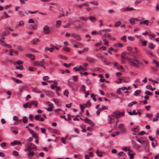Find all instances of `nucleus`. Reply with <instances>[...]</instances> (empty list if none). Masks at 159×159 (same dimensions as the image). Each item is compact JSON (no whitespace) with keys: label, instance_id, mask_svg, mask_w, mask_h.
<instances>
[{"label":"nucleus","instance_id":"nucleus-1","mask_svg":"<svg viewBox=\"0 0 159 159\" xmlns=\"http://www.w3.org/2000/svg\"><path fill=\"white\" fill-rule=\"evenodd\" d=\"M124 111L120 112L119 111H116L113 112L111 116L117 119L124 116Z\"/></svg>","mask_w":159,"mask_h":159},{"label":"nucleus","instance_id":"nucleus-2","mask_svg":"<svg viewBox=\"0 0 159 159\" xmlns=\"http://www.w3.org/2000/svg\"><path fill=\"white\" fill-rule=\"evenodd\" d=\"M43 31L45 34H48L53 31V28L52 27H49L48 25H45L43 29Z\"/></svg>","mask_w":159,"mask_h":159},{"label":"nucleus","instance_id":"nucleus-3","mask_svg":"<svg viewBox=\"0 0 159 159\" xmlns=\"http://www.w3.org/2000/svg\"><path fill=\"white\" fill-rule=\"evenodd\" d=\"M118 129L121 133H125L126 132L125 125L122 123L120 124L118 126Z\"/></svg>","mask_w":159,"mask_h":159},{"label":"nucleus","instance_id":"nucleus-4","mask_svg":"<svg viewBox=\"0 0 159 159\" xmlns=\"http://www.w3.org/2000/svg\"><path fill=\"white\" fill-rule=\"evenodd\" d=\"M86 60L87 61L91 63H93L96 61V60L95 59L90 57H87Z\"/></svg>","mask_w":159,"mask_h":159},{"label":"nucleus","instance_id":"nucleus-5","mask_svg":"<svg viewBox=\"0 0 159 159\" xmlns=\"http://www.w3.org/2000/svg\"><path fill=\"white\" fill-rule=\"evenodd\" d=\"M71 36L78 41H80L81 40V36L78 34L73 33L71 34Z\"/></svg>","mask_w":159,"mask_h":159},{"label":"nucleus","instance_id":"nucleus-6","mask_svg":"<svg viewBox=\"0 0 159 159\" xmlns=\"http://www.w3.org/2000/svg\"><path fill=\"white\" fill-rule=\"evenodd\" d=\"M140 20L138 19L137 18H130L129 20V23L132 24H135V21H139Z\"/></svg>","mask_w":159,"mask_h":159},{"label":"nucleus","instance_id":"nucleus-7","mask_svg":"<svg viewBox=\"0 0 159 159\" xmlns=\"http://www.w3.org/2000/svg\"><path fill=\"white\" fill-rule=\"evenodd\" d=\"M84 121L85 123H88L91 125V126H93L94 125V124L92 122L91 120L87 117L85 118Z\"/></svg>","mask_w":159,"mask_h":159},{"label":"nucleus","instance_id":"nucleus-8","mask_svg":"<svg viewBox=\"0 0 159 159\" xmlns=\"http://www.w3.org/2000/svg\"><path fill=\"white\" fill-rule=\"evenodd\" d=\"M129 64L131 66L136 68H139V66L138 65L133 61L132 60L130 61Z\"/></svg>","mask_w":159,"mask_h":159},{"label":"nucleus","instance_id":"nucleus-9","mask_svg":"<svg viewBox=\"0 0 159 159\" xmlns=\"http://www.w3.org/2000/svg\"><path fill=\"white\" fill-rule=\"evenodd\" d=\"M135 138L136 141L141 144H143V143L145 142L144 140L141 139H140L137 136H135Z\"/></svg>","mask_w":159,"mask_h":159},{"label":"nucleus","instance_id":"nucleus-10","mask_svg":"<svg viewBox=\"0 0 159 159\" xmlns=\"http://www.w3.org/2000/svg\"><path fill=\"white\" fill-rule=\"evenodd\" d=\"M39 41V40L38 38H35L34 39L31 41V43L33 44H37V43Z\"/></svg>","mask_w":159,"mask_h":159},{"label":"nucleus","instance_id":"nucleus-11","mask_svg":"<svg viewBox=\"0 0 159 159\" xmlns=\"http://www.w3.org/2000/svg\"><path fill=\"white\" fill-rule=\"evenodd\" d=\"M24 24V23L23 20H21L19 22V24L16 26V28H18L20 26H22Z\"/></svg>","mask_w":159,"mask_h":159},{"label":"nucleus","instance_id":"nucleus-12","mask_svg":"<svg viewBox=\"0 0 159 159\" xmlns=\"http://www.w3.org/2000/svg\"><path fill=\"white\" fill-rule=\"evenodd\" d=\"M133 146L134 148L136 150H138L140 148V146L136 143H134L133 144Z\"/></svg>","mask_w":159,"mask_h":159},{"label":"nucleus","instance_id":"nucleus-13","mask_svg":"<svg viewBox=\"0 0 159 159\" xmlns=\"http://www.w3.org/2000/svg\"><path fill=\"white\" fill-rule=\"evenodd\" d=\"M26 56L27 57L30 58L31 60H34L35 59V57L32 54H26Z\"/></svg>","mask_w":159,"mask_h":159},{"label":"nucleus","instance_id":"nucleus-14","mask_svg":"<svg viewBox=\"0 0 159 159\" xmlns=\"http://www.w3.org/2000/svg\"><path fill=\"white\" fill-rule=\"evenodd\" d=\"M113 46L115 48L122 47L123 46V45L121 43H118L114 44Z\"/></svg>","mask_w":159,"mask_h":159},{"label":"nucleus","instance_id":"nucleus-15","mask_svg":"<svg viewBox=\"0 0 159 159\" xmlns=\"http://www.w3.org/2000/svg\"><path fill=\"white\" fill-rule=\"evenodd\" d=\"M136 110L134 109L133 110L132 112L131 111L128 112V114L130 115H137V112H136Z\"/></svg>","mask_w":159,"mask_h":159},{"label":"nucleus","instance_id":"nucleus-16","mask_svg":"<svg viewBox=\"0 0 159 159\" xmlns=\"http://www.w3.org/2000/svg\"><path fill=\"white\" fill-rule=\"evenodd\" d=\"M38 102L37 101L35 100H33L30 103V105H34L35 107H37Z\"/></svg>","mask_w":159,"mask_h":159},{"label":"nucleus","instance_id":"nucleus-17","mask_svg":"<svg viewBox=\"0 0 159 159\" xmlns=\"http://www.w3.org/2000/svg\"><path fill=\"white\" fill-rule=\"evenodd\" d=\"M34 155V152H32L31 151H29V154L28 155V156L29 157H33Z\"/></svg>","mask_w":159,"mask_h":159},{"label":"nucleus","instance_id":"nucleus-18","mask_svg":"<svg viewBox=\"0 0 159 159\" xmlns=\"http://www.w3.org/2000/svg\"><path fill=\"white\" fill-rule=\"evenodd\" d=\"M89 19L92 22H94L96 20V18L95 17L92 16H90L89 17Z\"/></svg>","mask_w":159,"mask_h":159},{"label":"nucleus","instance_id":"nucleus-19","mask_svg":"<svg viewBox=\"0 0 159 159\" xmlns=\"http://www.w3.org/2000/svg\"><path fill=\"white\" fill-rule=\"evenodd\" d=\"M45 51L48 50L51 52H52L53 51L54 48H48L47 47H46L45 48Z\"/></svg>","mask_w":159,"mask_h":159},{"label":"nucleus","instance_id":"nucleus-20","mask_svg":"<svg viewBox=\"0 0 159 159\" xmlns=\"http://www.w3.org/2000/svg\"><path fill=\"white\" fill-rule=\"evenodd\" d=\"M152 63H154L157 67H159V61L156 60H153Z\"/></svg>","mask_w":159,"mask_h":159},{"label":"nucleus","instance_id":"nucleus-21","mask_svg":"<svg viewBox=\"0 0 159 159\" xmlns=\"http://www.w3.org/2000/svg\"><path fill=\"white\" fill-rule=\"evenodd\" d=\"M61 25V21L58 20L56 21V27L57 28H58Z\"/></svg>","mask_w":159,"mask_h":159},{"label":"nucleus","instance_id":"nucleus-22","mask_svg":"<svg viewBox=\"0 0 159 159\" xmlns=\"http://www.w3.org/2000/svg\"><path fill=\"white\" fill-rule=\"evenodd\" d=\"M9 34L10 33L8 32L7 31H4L1 33V35L2 36H5Z\"/></svg>","mask_w":159,"mask_h":159},{"label":"nucleus","instance_id":"nucleus-23","mask_svg":"<svg viewBox=\"0 0 159 159\" xmlns=\"http://www.w3.org/2000/svg\"><path fill=\"white\" fill-rule=\"evenodd\" d=\"M1 45L4 47H7L8 48H11L12 47V46L11 45L7 44L6 43H2Z\"/></svg>","mask_w":159,"mask_h":159},{"label":"nucleus","instance_id":"nucleus-24","mask_svg":"<svg viewBox=\"0 0 159 159\" xmlns=\"http://www.w3.org/2000/svg\"><path fill=\"white\" fill-rule=\"evenodd\" d=\"M28 120V118L25 116H24L23 118V123H24V124L26 123L27 122Z\"/></svg>","mask_w":159,"mask_h":159},{"label":"nucleus","instance_id":"nucleus-25","mask_svg":"<svg viewBox=\"0 0 159 159\" xmlns=\"http://www.w3.org/2000/svg\"><path fill=\"white\" fill-rule=\"evenodd\" d=\"M148 47L152 49H153L154 48V45L152 43H150L148 44Z\"/></svg>","mask_w":159,"mask_h":159},{"label":"nucleus","instance_id":"nucleus-26","mask_svg":"<svg viewBox=\"0 0 159 159\" xmlns=\"http://www.w3.org/2000/svg\"><path fill=\"white\" fill-rule=\"evenodd\" d=\"M41 117L40 115L38 114L35 116L34 119L36 120H39L40 117Z\"/></svg>","mask_w":159,"mask_h":159},{"label":"nucleus","instance_id":"nucleus-27","mask_svg":"<svg viewBox=\"0 0 159 159\" xmlns=\"http://www.w3.org/2000/svg\"><path fill=\"white\" fill-rule=\"evenodd\" d=\"M95 56L96 57L98 58H100L102 59L104 58L103 57L102 55L100 53L96 54Z\"/></svg>","mask_w":159,"mask_h":159},{"label":"nucleus","instance_id":"nucleus-28","mask_svg":"<svg viewBox=\"0 0 159 159\" xmlns=\"http://www.w3.org/2000/svg\"><path fill=\"white\" fill-rule=\"evenodd\" d=\"M137 103V102L136 101H133L130 103H129L128 105V106L129 107H131L133 105L136 104Z\"/></svg>","mask_w":159,"mask_h":159},{"label":"nucleus","instance_id":"nucleus-29","mask_svg":"<svg viewBox=\"0 0 159 159\" xmlns=\"http://www.w3.org/2000/svg\"><path fill=\"white\" fill-rule=\"evenodd\" d=\"M142 22L143 24L148 25V24L149 22V21L148 20H144L142 21Z\"/></svg>","mask_w":159,"mask_h":159},{"label":"nucleus","instance_id":"nucleus-30","mask_svg":"<svg viewBox=\"0 0 159 159\" xmlns=\"http://www.w3.org/2000/svg\"><path fill=\"white\" fill-rule=\"evenodd\" d=\"M33 90L35 92L37 93H42V92L41 91L35 88H34L33 89Z\"/></svg>","mask_w":159,"mask_h":159},{"label":"nucleus","instance_id":"nucleus-31","mask_svg":"<svg viewBox=\"0 0 159 159\" xmlns=\"http://www.w3.org/2000/svg\"><path fill=\"white\" fill-rule=\"evenodd\" d=\"M121 24V22L119 21H116L115 24L114 26L115 27H118Z\"/></svg>","mask_w":159,"mask_h":159},{"label":"nucleus","instance_id":"nucleus-32","mask_svg":"<svg viewBox=\"0 0 159 159\" xmlns=\"http://www.w3.org/2000/svg\"><path fill=\"white\" fill-rule=\"evenodd\" d=\"M126 11H132L134 10V9L132 7H125V9Z\"/></svg>","mask_w":159,"mask_h":159},{"label":"nucleus","instance_id":"nucleus-33","mask_svg":"<svg viewBox=\"0 0 159 159\" xmlns=\"http://www.w3.org/2000/svg\"><path fill=\"white\" fill-rule=\"evenodd\" d=\"M121 90L124 91V93H127L128 92V91L126 90L125 91V90H127V87H123L121 88Z\"/></svg>","mask_w":159,"mask_h":159},{"label":"nucleus","instance_id":"nucleus-34","mask_svg":"<svg viewBox=\"0 0 159 159\" xmlns=\"http://www.w3.org/2000/svg\"><path fill=\"white\" fill-rule=\"evenodd\" d=\"M3 16L5 17V18L9 17L10 16L7 14L6 12H4L3 13Z\"/></svg>","mask_w":159,"mask_h":159},{"label":"nucleus","instance_id":"nucleus-35","mask_svg":"<svg viewBox=\"0 0 159 159\" xmlns=\"http://www.w3.org/2000/svg\"><path fill=\"white\" fill-rule=\"evenodd\" d=\"M45 62L44 60L43 59L41 60L39 62V66H42V65H43L45 64Z\"/></svg>","mask_w":159,"mask_h":159},{"label":"nucleus","instance_id":"nucleus-36","mask_svg":"<svg viewBox=\"0 0 159 159\" xmlns=\"http://www.w3.org/2000/svg\"><path fill=\"white\" fill-rule=\"evenodd\" d=\"M58 57H59L60 58L62 59H64L65 60L67 59V58L66 57L64 56H63L62 55H59L58 56Z\"/></svg>","mask_w":159,"mask_h":159},{"label":"nucleus","instance_id":"nucleus-37","mask_svg":"<svg viewBox=\"0 0 159 159\" xmlns=\"http://www.w3.org/2000/svg\"><path fill=\"white\" fill-rule=\"evenodd\" d=\"M119 132L118 131L114 132L111 134V136L112 137H114L116 135L119 134Z\"/></svg>","mask_w":159,"mask_h":159},{"label":"nucleus","instance_id":"nucleus-38","mask_svg":"<svg viewBox=\"0 0 159 159\" xmlns=\"http://www.w3.org/2000/svg\"><path fill=\"white\" fill-rule=\"evenodd\" d=\"M23 62L20 60H18L16 62V63L18 65H20L23 63Z\"/></svg>","mask_w":159,"mask_h":159},{"label":"nucleus","instance_id":"nucleus-39","mask_svg":"<svg viewBox=\"0 0 159 159\" xmlns=\"http://www.w3.org/2000/svg\"><path fill=\"white\" fill-rule=\"evenodd\" d=\"M85 37L86 38H88V39H87V41H89L91 39V37L90 36L89 34H86L85 36Z\"/></svg>","mask_w":159,"mask_h":159},{"label":"nucleus","instance_id":"nucleus-40","mask_svg":"<svg viewBox=\"0 0 159 159\" xmlns=\"http://www.w3.org/2000/svg\"><path fill=\"white\" fill-rule=\"evenodd\" d=\"M159 118V116H156V117L152 119L153 122H156L158 120Z\"/></svg>","mask_w":159,"mask_h":159},{"label":"nucleus","instance_id":"nucleus-41","mask_svg":"<svg viewBox=\"0 0 159 159\" xmlns=\"http://www.w3.org/2000/svg\"><path fill=\"white\" fill-rule=\"evenodd\" d=\"M103 36L104 37H111V35L109 33H106L103 35Z\"/></svg>","mask_w":159,"mask_h":159},{"label":"nucleus","instance_id":"nucleus-42","mask_svg":"<svg viewBox=\"0 0 159 159\" xmlns=\"http://www.w3.org/2000/svg\"><path fill=\"white\" fill-rule=\"evenodd\" d=\"M69 94V92L67 90H65L64 92V95L65 96H66V97H68V95Z\"/></svg>","mask_w":159,"mask_h":159},{"label":"nucleus","instance_id":"nucleus-43","mask_svg":"<svg viewBox=\"0 0 159 159\" xmlns=\"http://www.w3.org/2000/svg\"><path fill=\"white\" fill-rule=\"evenodd\" d=\"M63 50L66 52H69L70 51V48L68 47H64L63 48Z\"/></svg>","mask_w":159,"mask_h":159},{"label":"nucleus","instance_id":"nucleus-44","mask_svg":"<svg viewBox=\"0 0 159 159\" xmlns=\"http://www.w3.org/2000/svg\"><path fill=\"white\" fill-rule=\"evenodd\" d=\"M80 19L81 20H83L86 21L88 20V18L84 17L83 16H81V17H80Z\"/></svg>","mask_w":159,"mask_h":159},{"label":"nucleus","instance_id":"nucleus-45","mask_svg":"<svg viewBox=\"0 0 159 159\" xmlns=\"http://www.w3.org/2000/svg\"><path fill=\"white\" fill-rule=\"evenodd\" d=\"M145 93L147 95H152V93L149 91H146L145 92Z\"/></svg>","mask_w":159,"mask_h":159},{"label":"nucleus","instance_id":"nucleus-46","mask_svg":"<svg viewBox=\"0 0 159 159\" xmlns=\"http://www.w3.org/2000/svg\"><path fill=\"white\" fill-rule=\"evenodd\" d=\"M104 44L108 46V42L106 39H103V40Z\"/></svg>","mask_w":159,"mask_h":159},{"label":"nucleus","instance_id":"nucleus-47","mask_svg":"<svg viewBox=\"0 0 159 159\" xmlns=\"http://www.w3.org/2000/svg\"><path fill=\"white\" fill-rule=\"evenodd\" d=\"M118 155L119 156H125L126 155L124 153V152H120L118 153Z\"/></svg>","mask_w":159,"mask_h":159},{"label":"nucleus","instance_id":"nucleus-48","mask_svg":"<svg viewBox=\"0 0 159 159\" xmlns=\"http://www.w3.org/2000/svg\"><path fill=\"white\" fill-rule=\"evenodd\" d=\"M73 80L75 81L76 82L77 81L78 79V76H72Z\"/></svg>","mask_w":159,"mask_h":159},{"label":"nucleus","instance_id":"nucleus-49","mask_svg":"<svg viewBox=\"0 0 159 159\" xmlns=\"http://www.w3.org/2000/svg\"><path fill=\"white\" fill-rule=\"evenodd\" d=\"M38 27V25L37 24H34L32 25V29L33 30H35Z\"/></svg>","mask_w":159,"mask_h":159},{"label":"nucleus","instance_id":"nucleus-50","mask_svg":"<svg viewBox=\"0 0 159 159\" xmlns=\"http://www.w3.org/2000/svg\"><path fill=\"white\" fill-rule=\"evenodd\" d=\"M133 56L134 57V58H133V60L134 61H135L138 63H139L140 61L135 56Z\"/></svg>","mask_w":159,"mask_h":159},{"label":"nucleus","instance_id":"nucleus-51","mask_svg":"<svg viewBox=\"0 0 159 159\" xmlns=\"http://www.w3.org/2000/svg\"><path fill=\"white\" fill-rule=\"evenodd\" d=\"M13 154L15 156H17L19 155L18 152L16 151H14L13 152Z\"/></svg>","mask_w":159,"mask_h":159},{"label":"nucleus","instance_id":"nucleus-52","mask_svg":"<svg viewBox=\"0 0 159 159\" xmlns=\"http://www.w3.org/2000/svg\"><path fill=\"white\" fill-rule=\"evenodd\" d=\"M34 65L35 66H39V62L37 61H35L34 62Z\"/></svg>","mask_w":159,"mask_h":159},{"label":"nucleus","instance_id":"nucleus-53","mask_svg":"<svg viewBox=\"0 0 159 159\" xmlns=\"http://www.w3.org/2000/svg\"><path fill=\"white\" fill-rule=\"evenodd\" d=\"M16 68L17 69L22 70L24 68V67L23 66L20 65L19 66L16 67Z\"/></svg>","mask_w":159,"mask_h":159},{"label":"nucleus","instance_id":"nucleus-54","mask_svg":"<svg viewBox=\"0 0 159 159\" xmlns=\"http://www.w3.org/2000/svg\"><path fill=\"white\" fill-rule=\"evenodd\" d=\"M29 70L31 71H34L36 70V69H34L33 67H30L29 68Z\"/></svg>","mask_w":159,"mask_h":159},{"label":"nucleus","instance_id":"nucleus-55","mask_svg":"<svg viewBox=\"0 0 159 159\" xmlns=\"http://www.w3.org/2000/svg\"><path fill=\"white\" fill-rule=\"evenodd\" d=\"M123 58H124V59H127L128 60V62L129 63L130 62V61L132 60L131 59H130L129 58V57H125V56H124L123 57H122Z\"/></svg>","mask_w":159,"mask_h":159},{"label":"nucleus","instance_id":"nucleus-56","mask_svg":"<svg viewBox=\"0 0 159 159\" xmlns=\"http://www.w3.org/2000/svg\"><path fill=\"white\" fill-rule=\"evenodd\" d=\"M40 129L41 130V132L43 133V134H45V132H46V129H45V128H40Z\"/></svg>","mask_w":159,"mask_h":159},{"label":"nucleus","instance_id":"nucleus-57","mask_svg":"<svg viewBox=\"0 0 159 159\" xmlns=\"http://www.w3.org/2000/svg\"><path fill=\"white\" fill-rule=\"evenodd\" d=\"M49 78V77L48 76H45L43 77V79L44 80H46Z\"/></svg>","mask_w":159,"mask_h":159},{"label":"nucleus","instance_id":"nucleus-58","mask_svg":"<svg viewBox=\"0 0 159 159\" xmlns=\"http://www.w3.org/2000/svg\"><path fill=\"white\" fill-rule=\"evenodd\" d=\"M126 36L125 35H124L121 38V39L125 42L126 41Z\"/></svg>","mask_w":159,"mask_h":159},{"label":"nucleus","instance_id":"nucleus-59","mask_svg":"<svg viewBox=\"0 0 159 159\" xmlns=\"http://www.w3.org/2000/svg\"><path fill=\"white\" fill-rule=\"evenodd\" d=\"M82 69H83V67L81 66H80L77 69V70H75V71H80Z\"/></svg>","mask_w":159,"mask_h":159},{"label":"nucleus","instance_id":"nucleus-60","mask_svg":"<svg viewBox=\"0 0 159 159\" xmlns=\"http://www.w3.org/2000/svg\"><path fill=\"white\" fill-rule=\"evenodd\" d=\"M44 108L49 111H52V108L51 107H48V108L44 107Z\"/></svg>","mask_w":159,"mask_h":159},{"label":"nucleus","instance_id":"nucleus-61","mask_svg":"<svg viewBox=\"0 0 159 159\" xmlns=\"http://www.w3.org/2000/svg\"><path fill=\"white\" fill-rule=\"evenodd\" d=\"M152 116V113L147 114H146V116L147 117L150 118Z\"/></svg>","mask_w":159,"mask_h":159},{"label":"nucleus","instance_id":"nucleus-62","mask_svg":"<svg viewBox=\"0 0 159 159\" xmlns=\"http://www.w3.org/2000/svg\"><path fill=\"white\" fill-rule=\"evenodd\" d=\"M147 42L145 40L142 42V45L143 46H146L147 45Z\"/></svg>","mask_w":159,"mask_h":159},{"label":"nucleus","instance_id":"nucleus-63","mask_svg":"<svg viewBox=\"0 0 159 159\" xmlns=\"http://www.w3.org/2000/svg\"><path fill=\"white\" fill-rule=\"evenodd\" d=\"M145 134V132L143 131H142L138 134L139 135H141L143 134Z\"/></svg>","mask_w":159,"mask_h":159},{"label":"nucleus","instance_id":"nucleus-64","mask_svg":"<svg viewBox=\"0 0 159 159\" xmlns=\"http://www.w3.org/2000/svg\"><path fill=\"white\" fill-rule=\"evenodd\" d=\"M121 88H119L117 91H116V93L118 94H121Z\"/></svg>","mask_w":159,"mask_h":159}]
</instances>
